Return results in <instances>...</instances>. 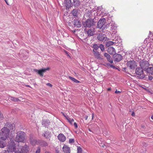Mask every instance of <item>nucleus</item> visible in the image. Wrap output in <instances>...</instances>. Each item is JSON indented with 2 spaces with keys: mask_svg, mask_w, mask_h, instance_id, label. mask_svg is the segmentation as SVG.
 <instances>
[{
  "mask_svg": "<svg viewBox=\"0 0 153 153\" xmlns=\"http://www.w3.org/2000/svg\"><path fill=\"white\" fill-rule=\"evenodd\" d=\"M26 86L27 87H29V88H31V87L30 86L28 85H26Z\"/></svg>",
  "mask_w": 153,
  "mask_h": 153,
  "instance_id": "59",
  "label": "nucleus"
},
{
  "mask_svg": "<svg viewBox=\"0 0 153 153\" xmlns=\"http://www.w3.org/2000/svg\"><path fill=\"white\" fill-rule=\"evenodd\" d=\"M72 7L74 6L75 8H77L80 5L81 2L79 0H73Z\"/></svg>",
  "mask_w": 153,
  "mask_h": 153,
  "instance_id": "19",
  "label": "nucleus"
},
{
  "mask_svg": "<svg viewBox=\"0 0 153 153\" xmlns=\"http://www.w3.org/2000/svg\"><path fill=\"white\" fill-rule=\"evenodd\" d=\"M144 69L141 67H137L136 68L135 73L138 79H142L145 77V75L143 73Z\"/></svg>",
  "mask_w": 153,
  "mask_h": 153,
  "instance_id": "5",
  "label": "nucleus"
},
{
  "mask_svg": "<svg viewBox=\"0 0 153 153\" xmlns=\"http://www.w3.org/2000/svg\"><path fill=\"white\" fill-rule=\"evenodd\" d=\"M74 142V139H70L69 140V143H73Z\"/></svg>",
  "mask_w": 153,
  "mask_h": 153,
  "instance_id": "39",
  "label": "nucleus"
},
{
  "mask_svg": "<svg viewBox=\"0 0 153 153\" xmlns=\"http://www.w3.org/2000/svg\"><path fill=\"white\" fill-rule=\"evenodd\" d=\"M149 65V63L148 61H146L144 59L140 61V66L145 71H146Z\"/></svg>",
  "mask_w": 153,
  "mask_h": 153,
  "instance_id": "6",
  "label": "nucleus"
},
{
  "mask_svg": "<svg viewBox=\"0 0 153 153\" xmlns=\"http://www.w3.org/2000/svg\"><path fill=\"white\" fill-rule=\"evenodd\" d=\"M62 149L64 153H70V148L66 145H64Z\"/></svg>",
  "mask_w": 153,
  "mask_h": 153,
  "instance_id": "23",
  "label": "nucleus"
},
{
  "mask_svg": "<svg viewBox=\"0 0 153 153\" xmlns=\"http://www.w3.org/2000/svg\"><path fill=\"white\" fill-rule=\"evenodd\" d=\"M58 139L62 142H64L66 140V137L62 134H59L58 136Z\"/></svg>",
  "mask_w": 153,
  "mask_h": 153,
  "instance_id": "24",
  "label": "nucleus"
},
{
  "mask_svg": "<svg viewBox=\"0 0 153 153\" xmlns=\"http://www.w3.org/2000/svg\"><path fill=\"white\" fill-rule=\"evenodd\" d=\"M147 38H146V39L144 41V42L145 43V42H147Z\"/></svg>",
  "mask_w": 153,
  "mask_h": 153,
  "instance_id": "56",
  "label": "nucleus"
},
{
  "mask_svg": "<svg viewBox=\"0 0 153 153\" xmlns=\"http://www.w3.org/2000/svg\"><path fill=\"white\" fill-rule=\"evenodd\" d=\"M55 152L56 153H60L59 149L56 148L55 149Z\"/></svg>",
  "mask_w": 153,
  "mask_h": 153,
  "instance_id": "46",
  "label": "nucleus"
},
{
  "mask_svg": "<svg viewBox=\"0 0 153 153\" xmlns=\"http://www.w3.org/2000/svg\"><path fill=\"white\" fill-rule=\"evenodd\" d=\"M29 146L26 145L22 147L21 151H19L20 153H29Z\"/></svg>",
  "mask_w": 153,
  "mask_h": 153,
  "instance_id": "20",
  "label": "nucleus"
},
{
  "mask_svg": "<svg viewBox=\"0 0 153 153\" xmlns=\"http://www.w3.org/2000/svg\"><path fill=\"white\" fill-rule=\"evenodd\" d=\"M66 119L68 120V118H70L69 117H68V116L67 115H66V117H65Z\"/></svg>",
  "mask_w": 153,
  "mask_h": 153,
  "instance_id": "53",
  "label": "nucleus"
},
{
  "mask_svg": "<svg viewBox=\"0 0 153 153\" xmlns=\"http://www.w3.org/2000/svg\"><path fill=\"white\" fill-rule=\"evenodd\" d=\"M10 131L7 127L3 128L0 131V137L7 139L9 137Z\"/></svg>",
  "mask_w": 153,
  "mask_h": 153,
  "instance_id": "3",
  "label": "nucleus"
},
{
  "mask_svg": "<svg viewBox=\"0 0 153 153\" xmlns=\"http://www.w3.org/2000/svg\"><path fill=\"white\" fill-rule=\"evenodd\" d=\"M72 23L74 27L79 28L81 26V22L78 19H74L72 21Z\"/></svg>",
  "mask_w": 153,
  "mask_h": 153,
  "instance_id": "14",
  "label": "nucleus"
},
{
  "mask_svg": "<svg viewBox=\"0 0 153 153\" xmlns=\"http://www.w3.org/2000/svg\"><path fill=\"white\" fill-rule=\"evenodd\" d=\"M9 99L11 100L14 102L21 101L18 98H16L14 97H10Z\"/></svg>",
  "mask_w": 153,
  "mask_h": 153,
  "instance_id": "31",
  "label": "nucleus"
},
{
  "mask_svg": "<svg viewBox=\"0 0 153 153\" xmlns=\"http://www.w3.org/2000/svg\"><path fill=\"white\" fill-rule=\"evenodd\" d=\"M88 116H86L85 117V120H87L88 119Z\"/></svg>",
  "mask_w": 153,
  "mask_h": 153,
  "instance_id": "58",
  "label": "nucleus"
},
{
  "mask_svg": "<svg viewBox=\"0 0 153 153\" xmlns=\"http://www.w3.org/2000/svg\"><path fill=\"white\" fill-rule=\"evenodd\" d=\"M6 140V139L0 137V148H4L6 146L7 144Z\"/></svg>",
  "mask_w": 153,
  "mask_h": 153,
  "instance_id": "18",
  "label": "nucleus"
},
{
  "mask_svg": "<svg viewBox=\"0 0 153 153\" xmlns=\"http://www.w3.org/2000/svg\"><path fill=\"white\" fill-rule=\"evenodd\" d=\"M51 132L48 131H45L44 133L42 134V136L46 139H50L51 137Z\"/></svg>",
  "mask_w": 153,
  "mask_h": 153,
  "instance_id": "22",
  "label": "nucleus"
},
{
  "mask_svg": "<svg viewBox=\"0 0 153 153\" xmlns=\"http://www.w3.org/2000/svg\"><path fill=\"white\" fill-rule=\"evenodd\" d=\"M14 126V125L13 124H11L10 123L7 125L8 127L10 129V130H13V126Z\"/></svg>",
  "mask_w": 153,
  "mask_h": 153,
  "instance_id": "34",
  "label": "nucleus"
},
{
  "mask_svg": "<svg viewBox=\"0 0 153 153\" xmlns=\"http://www.w3.org/2000/svg\"><path fill=\"white\" fill-rule=\"evenodd\" d=\"M7 150L9 152H15L16 149V144L13 140L11 139L7 145Z\"/></svg>",
  "mask_w": 153,
  "mask_h": 153,
  "instance_id": "4",
  "label": "nucleus"
},
{
  "mask_svg": "<svg viewBox=\"0 0 153 153\" xmlns=\"http://www.w3.org/2000/svg\"><path fill=\"white\" fill-rule=\"evenodd\" d=\"M122 56L120 54L115 53L113 56L114 62H119L122 59Z\"/></svg>",
  "mask_w": 153,
  "mask_h": 153,
  "instance_id": "13",
  "label": "nucleus"
},
{
  "mask_svg": "<svg viewBox=\"0 0 153 153\" xmlns=\"http://www.w3.org/2000/svg\"><path fill=\"white\" fill-rule=\"evenodd\" d=\"M126 65L130 69L132 70H134L137 66V62L134 60L127 61Z\"/></svg>",
  "mask_w": 153,
  "mask_h": 153,
  "instance_id": "7",
  "label": "nucleus"
},
{
  "mask_svg": "<svg viewBox=\"0 0 153 153\" xmlns=\"http://www.w3.org/2000/svg\"><path fill=\"white\" fill-rule=\"evenodd\" d=\"M3 118V114L0 111V120H2Z\"/></svg>",
  "mask_w": 153,
  "mask_h": 153,
  "instance_id": "42",
  "label": "nucleus"
},
{
  "mask_svg": "<svg viewBox=\"0 0 153 153\" xmlns=\"http://www.w3.org/2000/svg\"><path fill=\"white\" fill-rule=\"evenodd\" d=\"M47 85L50 87H52V85L50 83H48Z\"/></svg>",
  "mask_w": 153,
  "mask_h": 153,
  "instance_id": "49",
  "label": "nucleus"
},
{
  "mask_svg": "<svg viewBox=\"0 0 153 153\" xmlns=\"http://www.w3.org/2000/svg\"><path fill=\"white\" fill-rule=\"evenodd\" d=\"M26 134L22 131H19L16 133L15 141L17 142H24L25 140Z\"/></svg>",
  "mask_w": 153,
  "mask_h": 153,
  "instance_id": "2",
  "label": "nucleus"
},
{
  "mask_svg": "<svg viewBox=\"0 0 153 153\" xmlns=\"http://www.w3.org/2000/svg\"><path fill=\"white\" fill-rule=\"evenodd\" d=\"M73 16L75 18L78 17V10L76 9H73L71 12Z\"/></svg>",
  "mask_w": 153,
  "mask_h": 153,
  "instance_id": "27",
  "label": "nucleus"
},
{
  "mask_svg": "<svg viewBox=\"0 0 153 153\" xmlns=\"http://www.w3.org/2000/svg\"><path fill=\"white\" fill-rule=\"evenodd\" d=\"M121 92V91H118L117 90H116L115 91V93L116 94H119Z\"/></svg>",
  "mask_w": 153,
  "mask_h": 153,
  "instance_id": "48",
  "label": "nucleus"
},
{
  "mask_svg": "<svg viewBox=\"0 0 153 153\" xmlns=\"http://www.w3.org/2000/svg\"><path fill=\"white\" fill-rule=\"evenodd\" d=\"M92 51L95 57L99 60H103V56H101L99 52L92 50Z\"/></svg>",
  "mask_w": 153,
  "mask_h": 153,
  "instance_id": "15",
  "label": "nucleus"
},
{
  "mask_svg": "<svg viewBox=\"0 0 153 153\" xmlns=\"http://www.w3.org/2000/svg\"><path fill=\"white\" fill-rule=\"evenodd\" d=\"M107 25L108 27H110L111 29L112 30H115V24L114 23L110 22L109 24H108Z\"/></svg>",
  "mask_w": 153,
  "mask_h": 153,
  "instance_id": "30",
  "label": "nucleus"
},
{
  "mask_svg": "<svg viewBox=\"0 0 153 153\" xmlns=\"http://www.w3.org/2000/svg\"><path fill=\"white\" fill-rule=\"evenodd\" d=\"M74 125L76 128H78L77 125L76 123H75V122L74 123Z\"/></svg>",
  "mask_w": 153,
  "mask_h": 153,
  "instance_id": "44",
  "label": "nucleus"
},
{
  "mask_svg": "<svg viewBox=\"0 0 153 153\" xmlns=\"http://www.w3.org/2000/svg\"><path fill=\"white\" fill-rule=\"evenodd\" d=\"M87 33L88 37L93 36L94 34V32L93 29H89L87 31Z\"/></svg>",
  "mask_w": 153,
  "mask_h": 153,
  "instance_id": "28",
  "label": "nucleus"
},
{
  "mask_svg": "<svg viewBox=\"0 0 153 153\" xmlns=\"http://www.w3.org/2000/svg\"><path fill=\"white\" fill-rule=\"evenodd\" d=\"M38 143L42 147L47 146L48 145V143L46 141L42 140H39Z\"/></svg>",
  "mask_w": 153,
  "mask_h": 153,
  "instance_id": "26",
  "label": "nucleus"
},
{
  "mask_svg": "<svg viewBox=\"0 0 153 153\" xmlns=\"http://www.w3.org/2000/svg\"><path fill=\"white\" fill-rule=\"evenodd\" d=\"M71 124H73V122L74 121V120L73 119H71V118H68L67 120Z\"/></svg>",
  "mask_w": 153,
  "mask_h": 153,
  "instance_id": "37",
  "label": "nucleus"
},
{
  "mask_svg": "<svg viewBox=\"0 0 153 153\" xmlns=\"http://www.w3.org/2000/svg\"><path fill=\"white\" fill-rule=\"evenodd\" d=\"M14 153H20L19 151V150L16 151Z\"/></svg>",
  "mask_w": 153,
  "mask_h": 153,
  "instance_id": "57",
  "label": "nucleus"
},
{
  "mask_svg": "<svg viewBox=\"0 0 153 153\" xmlns=\"http://www.w3.org/2000/svg\"><path fill=\"white\" fill-rule=\"evenodd\" d=\"M76 30H74L73 31V32L74 33L76 32Z\"/></svg>",
  "mask_w": 153,
  "mask_h": 153,
  "instance_id": "60",
  "label": "nucleus"
},
{
  "mask_svg": "<svg viewBox=\"0 0 153 153\" xmlns=\"http://www.w3.org/2000/svg\"><path fill=\"white\" fill-rule=\"evenodd\" d=\"M1 153H9V152L8 151L4 150Z\"/></svg>",
  "mask_w": 153,
  "mask_h": 153,
  "instance_id": "47",
  "label": "nucleus"
},
{
  "mask_svg": "<svg viewBox=\"0 0 153 153\" xmlns=\"http://www.w3.org/2000/svg\"><path fill=\"white\" fill-rule=\"evenodd\" d=\"M106 65L108 66H110L112 68H113L114 69H117V68L114 65H111L109 63H107L106 64Z\"/></svg>",
  "mask_w": 153,
  "mask_h": 153,
  "instance_id": "36",
  "label": "nucleus"
},
{
  "mask_svg": "<svg viewBox=\"0 0 153 153\" xmlns=\"http://www.w3.org/2000/svg\"><path fill=\"white\" fill-rule=\"evenodd\" d=\"M69 78L71 80L73 81L74 82L76 83H79L81 82L80 81H78V80L72 77L71 76H69Z\"/></svg>",
  "mask_w": 153,
  "mask_h": 153,
  "instance_id": "32",
  "label": "nucleus"
},
{
  "mask_svg": "<svg viewBox=\"0 0 153 153\" xmlns=\"http://www.w3.org/2000/svg\"><path fill=\"white\" fill-rule=\"evenodd\" d=\"M151 65H152L153 66V65L151 64ZM147 73L149 74H151L152 75H153V66L152 67H148L147 69H146V71Z\"/></svg>",
  "mask_w": 153,
  "mask_h": 153,
  "instance_id": "29",
  "label": "nucleus"
},
{
  "mask_svg": "<svg viewBox=\"0 0 153 153\" xmlns=\"http://www.w3.org/2000/svg\"><path fill=\"white\" fill-rule=\"evenodd\" d=\"M88 130L90 131H91V130L89 128Z\"/></svg>",
  "mask_w": 153,
  "mask_h": 153,
  "instance_id": "64",
  "label": "nucleus"
},
{
  "mask_svg": "<svg viewBox=\"0 0 153 153\" xmlns=\"http://www.w3.org/2000/svg\"><path fill=\"white\" fill-rule=\"evenodd\" d=\"M41 149L40 147H38L37 149L36 152V153H40Z\"/></svg>",
  "mask_w": 153,
  "mask_h": 153,
  "instance_id": "41",
  "label": "nucleus"
},
{
  "mask_svg": "<svg viewBox=\"0 0 153 153\" xmlns=\"http://www.w3.org/2000/svg\"><path fill=\"white\" fill-rule=\"evenodd\" d=\"M61 113L62 114V115L65 117H66V116L67 115H65L64 114V113L63 112H62Z\"/></svg>",
  "mask_w": 153,
  "mask_h": 153,
  "instance_id": "55",
  "label": "nucleus"
},
{
  "mask_svg": "<svg viewBox=\"0 0 153 153\" xmlns=\"http://www.w3.org/2000/svg\"><path fill=\"white\" fill-rule=\"evenodd\" d=\"M153 78V77L152 76H149L148 77V79H149V80H152Z\"/></svg>",
  "mask_w": 153,
  "mask_h": 153,
  "instance_id": "45",
  "label": "nucleus"
},
{
  "mask_svg": "<svg viewBox=\"0 0 153 153\" xmlns=\"http://www.w3.org/2000/svg\"><path fill=\"white\" fill-rule=\"evenodd\" d=\"M51 122L48 119H43L42 122V125L45 128H48V126L50 125Z\"/></svg>",
  "mask_w": 153,
  "mask_h": 153,
  "instance_id": "17",
  "label": "nucleus"
},
{
  "mask_svg": "<svg viewBox=\"0 0 153 153\" xmlns=\"http://www.w3.org/2000/svg\"><path fill=\"white\" fill-rule=\"evenodd\" d=\"M123 70H125V71L126 73H127V72L126 71V67L123 68H122Z\"/></svg>",
  "mask_w": 153,
  "mask_h": 153,
  "instance_id": "52",
  "label": "nucleus"
},
{
  "mask_svg": "<svg viewBox=\"0 0 153 153\" xmlns=\"http://www.w3.org/2000/svg\"><path fill=\"white\" fill-rule=\"evenodd\" d=\"M149 33H150V34H151V33H152V32L150 31H149Z\"/></svg>",
  "mask_w": 153,
  "mask_h": 153,
  "instance_id": "63",
  "label": "nucleus"
},
{
  "mask_svg": "<svg viewBox=\"0 0 153 153\" xmlns=\"http://www.w3.org/2000/svg\"><path fill=\"white\" fill-rule=\"evenodd\" d=\"M92 48H93V50L95 51H97L99 48H100L102 52L105 51L104 45L102 44H96L95 43L93 44Z\"/></svg>",
  "mask_w": 153,
  "mask_h": 153,
  "instance_id": "10",
  "label": "nucleus"
},
{
  "mask_svg": "<svg viewBox=\"0 0 153 153\" xmlns=\"http://www.w3.org/2000/svg\"><path fill=\"white\" fill-rule=\"evenodd\" d=\"M94 11L92 10H89L86 11L85 14V16L88 19L94 18L95 19V15L93 13Z\"/></svg>",
  "mask_w": 153,
  "mask_h": 153,
  "instance_id": "11",
  "label": "nucleus"
},
{
  "mask_svg": "<svg viewBox=\"0 0 153 153\" xmlns=\"http://www.w3.org/2000/svg\"><path fill=\"white\" fill-rule=\"evenodd\" d=\"M72 2L71 0H64L63 5L65 7L66 10H69L72 7Z\"/></svg>",
  "mask_w": 153,
  "mask_h": 153,
  "instance_id": "12",
  "label": "nucleus"
},
{
  "mask_svg": "<svg viewBox=\"0 0 153 153\" xmlns=\"http://www.w3.org/2000/svg\"><path fill=\"white\" fill-rule=\"evenodd\" d=\"M151 118L153 120V115H152L151 117Z\"/></svg>",
  "mask_w": 153,
  "mask_h": 153,
  "instance_id": "61",
  "label": "nucleus"
},
{
  "mask_svg": "<svg viewBox=\"0 0 153 153\" xmlns=\"http://www.w3.org/2000/svg\"><path fill=\"white\" fill-rule=\"evenodd\" d=\"M105 18L100 19L97 23V27L101 29L102 30H104L105 28L107 29L108 27L107 26V27H105Z\"/></svg>",
  "mask_w": 153,
  "mask_h": 153,
  "instance_id": "8",
  "label": "nucleus"
},
{
  "mask_svg": "<svg viewBox=\"0 0 153 153\" xmlns=\"http://www.w3.org/2000/svg\"><path fill=\"white\" fill-rule=\"evenodd\" d=\"M36 142L37 141L36 140L33 139H30V142L31 144H33L34 143H36Z\"/></svg>",
  "mask_w": 153,
  "mask_h": 153,
  "instance_id": "38",
  "label": "nucleus"
},
{
  "mask_svg": "<svg viewBox=\"0 0 153 153\" xmlns=\"http://www.w3.org/2000/svg\"><path fill=\"white\" fill-rule=\"evenodd\" d=\"M50 68L49 67L47 68H42L39 70L36 69H33V71L37 73L40 76L42 77L43 76V73H45L47 71L49 70Z\"/></svg>",
  "mask_w": 153,
  "mask_h": 153,
  "instance_id": "9",
  "label": "nucleus"
},
{
  "mask_svg": "<svg viewBox=\"0 0 153 153\" xmlns=\"http://www.w3.org/2000/svg\"><path fill=\"white\" fill-rule=\"evenodd\" d=\"M131 115L133 117L135 115V113L134 111H133L131 113Z\"/></svg>",
  "mask_w": 153,
  "mask_h": 153,
  "instance_id": "51",
  "label": "nucleus"
},
{
  "mask_svg": "<svg viewBox=\"0 0 153 153\" xmlns=\"http://www.w3.org/2000/svg\"><path fill=\"white\" fill-rule=\"evenodd\" d=\"M100 146L102 147V148H104L105 147V145L104 144H101V145H100Z\"/></svg>",
  "mask_w": 153,
  "mask_h": 153,
  "instance_id": "50",
  "label": "nucleus"
},
{
  "mask_svg": "<svg viewBox=\"0 0 153 153\" xmlns=\"http://www.w3.org/2000/svg\"><path fill=\"white\" fill-rule=\"evenodd\" d=\"M114 43V42L111 41H109L106 42L105 44L106 47H110L109 46H110L113 45Z\"/></svg>",
  "mask_w": 153,
  "mask_h": 153,
  "instance_id": "33",
  "label": "nucleus"
},
{
  "mask_svg": "<svg viewBox=\"0 0 153 153\" xmlns=\"http://www.w3.org/2000/svg\"><path fill=\"white\" fill-rule=\"evenodd\" d=\"M77 153H82V149L80 146L77 147Z\"/></svg>",
  "mask_w": 153,
  "mask_h": 153,
  "instance_id": "35",
  "label": "nucleus"
},
{
  "mask_svg": "<svg viewBox=\"0 0 153 153\" xmlns=\"http://www.w3.org/2000/svg\"><path fill=\"white\" fill-rule=\"evenodd\" d=\"M92 119H93V117H94V114H92Z\"/></svg>",
  "mask_w": 153,
  "mask_h": 153,
  "instance_id": "62",
  "label": "nucleus"
},
{
  "mask_svg": "<svg viewBox=\"0 0 153 153\" xmlns=\"http://www.w3.org/2000/svg\"><path fill=\"white\" fill-rule=\"evenodd\" d=\"M107 90L108 91H110L111 90V88H108V89H107Z\"/></svg>",
  "mask_w": 153,
  "mask_h": 153,
  "instance_id": "54",
  "label": "nucleus"
},
{
  "mask_svg": "<svg viewBox=\"0 0 153 153\" xmlns=\"http://www.w3.org/2000/svg\"><path fill=\"white\" fill-rule=\"evenodd\" d=\"M108 53L111 55L113 54L116 53L115 50L114 48L111 47H109L107 50Z\"/></svg>",
  "mask_w": 153,
  "mask_h": 153,
  "instance_id": "25",
  "label": "nucleus"
},
{
  "mask_svg": "<svg viewBox=\"0 0 153 153\" xmlns=\"http://www.w3.org/2000/svg\"><path fill=\"white\" fill-rule=\"evenodd\" d=\"M97 22L95 19H87L82 23L83 26L85 27L90 28L94 26Z\"/></svg>",
  "mask_w": 153,
  "mask_h": 153,
  "instance_id": "1",
  "label": "nucleus"
},
{
  "mask_svg": "<svg viewBox=\"0 0 153 153\" xmlns=\"http://www.w3.org/2000/svg\"><path fill=\"white\" fill-rule=\"evenodd\" d=\"M97 38L99 40L102 41L104 40L106 41L107 39L106 35L103 33H99L97 35Z\"/></svg>",
  "mask_w": 153,
  "mask_h": 153,
  "instance_id": "16",
  "label": "nucleus"
},
{
  "mask_svg": "<svg viewBox=\"0 0 153 153\" xmlns=\"http://www.w3.org/2000/svg\"><path fill=\"white\" fill-rule=\"evenodd\" d=\"M5 1V2L6 3V4L9 5H10V1L11 0H4Z\"/></svg>",
  "mask_w": 153,
  "mask_h": 153,
  "instance_id": "40",
  "label": "nucleus"
},
{
  "mask_svg": "<svg viewBox=\"0 0 153 153\" xmlns=\"http://www.w3.org/2000/svg\"><path fill=\"white\" fill-rule=\"evenodd\" d=\"M65 54H66V55L68 56H69L70 57V56H69L70 53H69V52H68V51H65Z\"/></svg>",
  "mask_w": 153,
  "mask_h": 153,
  "instance_id": "43",
  "label": "nucleus"
},
{
  "mask_svg": "<svg viewBox=\"0 0 153 153\" xmlns=\"http://www.w3.org/2000/svg\"><path fill=\"white\" fill-rule=\"evenodd\" d=\"M104 56L107 59V61L111 63H112L113 62V59L110 56L108 53H105L104 54Z\"/></svg>",
  "mask_w": 153,
  "mask_h": 153,
  "instance_id": "21",
  "label": "nucleus"
}]
</instances>
